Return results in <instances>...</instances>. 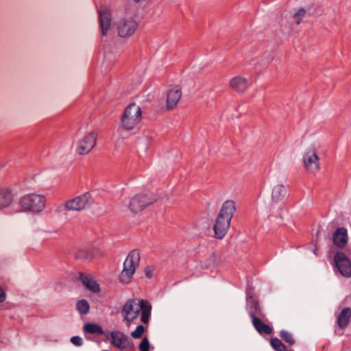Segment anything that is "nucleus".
<instances>
[{
  "label": "nucleus",
  "mask_w": 351,
  "mask_h": 351,
  "mask_svg": "<svg viewBox=\"0 0 351 351\" xmlns=\"http://www.w3.org/2000/svg\"><path fill=\"white\" fill-rule=\"evenodd\" d=\"M151 308L150 304L146 300H141L138 302L135 299H130L123 305L121 314L123 317V320L129 326L134 320L138 318L140 312H141V320L144 324H147L149 322Z\"/></svg>",
  "instance_id": "1"
},
{
  "label": "nucleus",
  "mask_w": 351,
  "mask_h": 351,
  "mask_svg": "<svg viewBox=\"0 0 351 351\" xmlns=\"http://www.w3.org/2000/svg\"><path fill=\"white\" fill-rule=\"evenodd\" d=\"M335 263L341 274L346 277L351 276V263L343 252H337L335 256Z\"/></svg>",
  "instance_id": "13"
},
{
  "label": "nucleus",
  "mask_w": 351,
  "mask_h": 351,
  "mask_svg": "<svg viewBox=\"0 0 351 351\" xmlns=\"http://www.w3.org/2000/svg\"><path fill=\"white\" fill-rule=\"evenodd\" d=\"M145 332V328L143 325H138L136 330L131 332V336L134 339H140Z\"/></svg>",
  "instance_id": "28"
},
{
  "label": "nucleus",
  "mask_w": 351,
  "mask_h": 351,
  "mask_svg": "<svg viewBox=\"0 0 351 351\" xmlns=\"http://www.w3.org/2000/svg\"><path fill=\"white\" fill-rule=\"evenodd\" d=\"M250 316L252 318L254 327L259 333L270 335L272 332L271 328L269 325L264 324L255 315L254 313L250 312Z\"/></svg>",
  "instance_id": "18"
},
{
  "label": "nucleus",
  "mask_w": 351,
  "mask_h": 351,
  "mask_svg": "<svg viewBox=\"0 0 351 351\" xmlns=\"http://www.w3.org/2000/svg\"><path fill=\"white\" fill-rule=\"evenodd\" d=\"M76 308L81 315H86L90 310L88 302L86 300H80L76 304Z\"/></svg>",
  "instance_id": "24"
},
{
  "label": "nucleus",
  "mask_w": 351,
  "mask_h": 351,
  "mask_svg": "<svg viewBox=\"0 0 351 351\" xmlns=\"http://www.w3.org/2000/svg\"><path fill=\"white\" fill-rule=\"evenodd\" d=\"M271 346L276 351H285L286 347L282 341L278 338H271L270 341Z\"/></svg>",
  "instance_id": "25"
},
{
  "label": "nucleus",
  "mask_w": 351,
  "mask_h": 351,
  "mask_svg": "<svg viewBox=\"0 0 351 351\" xmlns=\"http://www.w3.org/2000/svg\"><path fill=\"white\" fill-rule=\"evenodd\" d=\"M46 202L47 197L44 195L31 193L20 199L19 205L24 212L38 214L45 210Z\"/></svg>",
  "instance_id": "4"
},
{
  "label": "nucleus",
  "mask_w": 351,
  "mask_h": 351,
  "mask_svg": "<svg viewBox=\"0 0 351 351\" xmlns=\"http://www.w3.org/2000/svg\"><path fill=\"white\" fill-rule=\"evenodd\" d=\"M79 279L88 289L95 293L99 291V285L93 280L92 276L80 274Z\"/></svg>",
  "instance_id": "19"
},
{
  "label": "nucleus",
  "mask_w": 351,
  "mask_h": 351,
  "mask_svg": "<svg viewBox=\"0 0 351 351\" xmlns=\"http://www.w3.org/2000/svg\"><path fill=\"white\" fill-rule=\"evenodd\" d=\"M150 344L147 337H144L139 345L140 351H149Z\"/></svg>",
  "instance_id": "30"
},
{
  "label": "nucleus",
  "mask_w": 351,
  "mask_h": 351,
  "mask_svg": "<svg viewBox=\"0 0 351 351\" xmlns=\"http://www.w3.org/2000/svg\"><path fill=\"white\" fill-rule=\"evenodd\" d=\"M6 300V293L5 290L0 286V303L3 302Z\"/></svg>",
  "instance_id": "33"
},
{
  "label": "nucleus",
  "mask_w": 351,
  "mask_h": 351,
  "mask_svg": "<svg viewBox=\"0 0 351 351\" xmlns=\"http://www.w3.org/2000/svg\"><path fill=\"white\" fill-rule=\"evenodd\" d=\"M153 203V199L147 194L138 193L134 195L128 203V208L133 213L143 211Z\"/></svg>",
  "instance_id": "9"
},
{
  "label": "nucleus",
  "mask_w": 351,
  "mask_h": 351,
  "mask_svg": "<svg viewBox=\"0 0 351 351\" xmlns=\"http://www.w3.org/2000/svg\"><path fill=\"white\" fill-rule=\"evenodd\" d=\"M235 211L234 202L227 200L223 204L213 226L215 237L217 239H221L227 234Z\"/></svg>",
  "instance_id": "2"
},
{
  "label": "nucleus",
  "mask_w": 351,
  "mask_h": 351,
  "mask_svg": "<svg viewBox=\"0 0 351 351\" xmlns=\"http://www.w3.org/2000/svg\"><path fill=\"white\" fill-rule=\"evenodd\" d=\"M90 204L91 195L90 193H86L66 201L64 204V206L68 210H81L85 209Z\"/></svg>",
  "instance_id": "11"
},
{
  "label": "nucleus",
  "mask_w": 351,
  "mask_h": 351,
  "mask_svg": "<svg viewBox=\"0 0 351 351\" xmlns=\"http://www.w3.org/2000/svg\"><path fill=\"white\" fill-rule=\"evenodd\" d=\"M332 240L334 244L338 247L343 248L348 242L347 230L344 228H339L333 233Z\"/></svg>",
  "instance_id": "17"
},
{
  "label": "nucleus",
  "mask_w": 351,
  "mask_h": 351,
  "mask_svg": "<svg viewBox=\"0 0 351 351\" xmlns=\"http://www.w3.org/2000/svg\"><path fill=\"white\" fill-rule=\"evenodd\" d=\"M250 306H251V308L254 309V311H251L250 312L254 313L256 316V315L263 316L261 308L259 303L256 299H254L252 298H251Z\"/></svg>",
  "instance_id": "26"
},
{
  "label": "nucleus",
  "mask_w": 351,
  "mask_h": 351,
  "mask_svg": "<svg viewBox=\"0 0 351 351\" xmlns=\"http://www.w3.org/2000/svg\"><path fill=\"white\" fill-rule=\"evenodd\" d=\"M98 12L101 33L103 36H105L111 25V13L106 8H100Z\"/></svg>",
  "instance_id": "16"
},
{
  "label": "nucleus",
  "mask_w": 351,
  "mask_h": 351,
  "mask_svg": "<svg viewBox=\"0 0 351 351\" xmlns=\"http://www.w3.org/2000/svg\"><path fill=\"white\" fill-rule=\"evenodd\" d=\"M154 271L155 267L151 265L147 266L144 269L145 275L148 278H151L154 276Z\"/></svg>",
  "instance_id": "31"
},
{
  "label": "nucleus",
  "mask_w": 351,
  "mask_h": 351,
  "mask_svg": "<svg viewBox=\"0 0 351 351\" xmlns=\"http://www.w3.org/2000/svg\"><path fill=\"white\" fill-rule=\"evenodd\" d=\"M280 337L285 342L289 343L290 346H292L295 343V340L293 337L292 334H291L288 331H285V330L281 331Z\"/></svg>",
  "instance_id": "27"
},
{
  "label": "nucleus",
  "mask_w": 351,
  "mask_h": 351,
  "mask_svg": "<svg viewBox=\"0 0 351 351\" xmlns=\"http://www.w3.org/2000/svg\"><path fill=\"white\" fill-rule=\"evenodd\" d=\"M98 132L91 130L86 132L79 140L76 152L79 155H85L90 152L97 145Z\"/></svg>",
  "instance_id": "6"
},
{
  "label": "nucleus",
  "mask_w": 351,
  "mask_h": 351,
  "mask_svg": "<svg viewBox=\"0 0 351 351\" xmlns=\"http://www.w3.org/2000/svg\"><path fill=\"white\" fill-rule=\"evenodd\" d=\"M84 332L89 334H97L99 335L104 334V330L100 326L93 323L86 324L84 326Z\"/></svg>",
  "instance_id": "22"
},
{
  "label": "nucleus",
  "mask_w": 351,
  "mask_h": 351,
  "mask_svg": "<svg viewBox=\"0 0 351 351\" xmlns=\"http://www.w3.org/2000/svg\"><path fill=\"white\" fill-rule=\"evenodd\" d=\"M182 96V88L179 85L170 87L167 92L166 108L168 110L176 108Z\"/></svg>",
  "instance_id": "12"
},
{
  "label": "nucleus",
  "mask_w": 351,
  "mask_h": 351,
  "mask_svg": "<svg viewBox=\"0 0 351 351\" xmlns=\"http://www.w3.org/2000/svg\"><path fill=\"white\" fill-rule=\"evenodd\" d=\"M351 318V309L350 308H343L339 313L337 318V324L339 328L343 329L347 327Z\"/></svg>",
  "instance_id": "20"
},
{
  "label": "nucleus",
  "mask_w": 351,
  "mask_h": 351,
  "mask_svg": "<svg viewBox=\"0 0 351 351\" xmlns=\"http://www.w3.org/2000/svg\"><path fill=\"white\" fill-rule=\"evenodd\" d=\"M140 261V254L136 250H132L127 256L124 263L123 269L119 276L121 282L128 284L131 282L133 275Z\"/></svg>",
  "instance_id": "5"
},
{
  "label": "nucleus",
  "mask_w": 351,
  "mask_h": 351,
  "mask_svg": "<svg viewBox=\"0 0 351 351\" xmlns=\"http://www.w3.org/2000/svg\"><path fill=\"white\" fill-rule=\"evenodd\" d=\"M71 341L73 344L77 346H80L82 345V339L78 336H74L71 337Z\"/></svg>",
  "instance_id": "32"
},
{
  "label": "nucleus",
  "mask_w": 351,
  "mask_h": 351,
  "mask_svg": "<svg viewBox=\"0 0 351 351\" xmlns=\"http://www.w3.org/2000/svg\"><path fill=\"white\" fill-rule=\"evenodd\" d=\"M228 86L233 91L243 93L248 88L249 82L246 77L237 75L230 80Z\"/></svg>",
  "instance_id": "15"
},
{
  "label": "nucleus",
  "mask_w": 351,
  "mask_h": 351,
  "mask_svg": "<svg viewBox=\"0 0 351 351\" xmlns=\"http://www.w3.org/2000/svg\"><path fill=\"white\" fill-rule=\"evenodd\" d=\"M286 193V188L282 185H278L272 191V199L274 202H278L285 196Z\"/></svg>",
  "instance_id": "21"
},
{
  "label": "nucleus",
  "mask_w": 351,
  "mask_h": 351,
  "mask_svg": "<svg viewBox=\"0 0 351 351\" xmlns=\"http://www.w3.org/2000/svg\"><path fill=\"white\" fill-rule=\"evenodd\" d=\"M303 163L306 172L315 174L320 169L319 157L315 148L308 149L303 156Z\"/></svg>",
  "instance_id": "7"
},
{
  "label": "nucleus",
  "mask_w": 351,
  "mask_h": 351,
  "mask_svg": "<svg viewBox=\"0 0 351 351\" xmlns=\"http://www.w3.org/2000/svg\"><path fill=\"white\" fill-rule=\"evenodd\" d=\"M73 256L76 259L90 260L93 256L91 252L85 248H79L74 251Z\"/></svg>",
  "instance_id": "23"
},
{
  "label": "nucleus",
  "mask_w": 351,
  "mask_h": 351,
  "mask_svg": "<svg viewBox=\"0 0 351 351\" xmlns=\"http://www.w3.org/2000/svg\"><path fill=\"white\" fill-rule=\"evenodd\" d=\"M15 194L9 186L0 187V210L9 207L14 202Z\"/></svg>",
  "instance_id": "14"
},
{
  "label": "nucleus",
  "mask_w": 351,
  "mask_h": 351,
  "mask_svg": "<svg viewBox=\"0 0 351 351\" xmlns=\"http://www.w3.org/2000/svg\"><path fill=\"white\" fill-rule=\"evenodd\" d=\"M138 27L137 22L132 17H125L117 23L119 35L122 38L132 36Z\"/></svg>",
  "instance_id": "10"
},
{
  "label": "nucleus",
  "mask_w": 351,
  "mask_h": 351,
  "mask_svg": "<svg viewBox=\"0 0 351 351\" xmlns=\"http://www.w3.org/2000/svg\"><path fill=\"white\" fill-rule=\"evenodd\" d=\"M110 341L112 346L121 351H134V346L132 341L123 332L115 330L110 334Z\"/></svg>",
  "instance_id": "8"
},
{
  "label": "nucleus",
  "mask_w": 351,
  "mask_h": 351,
  "mask_svg": "<svg viewBox=\"0 0 351 351\" xmlns=\"http://www.w3.org/2000/svg\"><path fill=\"white\" fill-rule=\"evenodd\" d=\"M142 118L141 106L134 102L130 103L125 108L120 117V128L123 131H132L141 122Z\"/></svg>",
  "instance_id": "3"
},
{
  "label": "nucleus",
  "mask_w": 351,
  "mask_h": 351,
  "mask_svg": "<svg viewBox=\"0 0 351 351\" xmlns=\"http://www.w3.org/2000/svg\"><path fill=\"white\" fill-rule=\"evenodd\" d=\"M305 14L306 10L304 8H300L298 10V12L293 15V18L295 20L297 24L300 23Z\"/></svg>",
  "instance_id": "29"
}]
</instances>
